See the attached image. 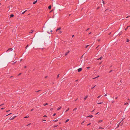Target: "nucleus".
Returning <instances> with one entry per match:
<instances>
[{
	"mask_svg": "<svg viewBox=\"0 0 130 130\" xmlns=\"http://www.w3.org/2000/svg\"><path fill=\"white\" fill-rule=\"evenodd\" d=\"M82 70V68H80L79 69H78V72H80Z\"/></svg>",
	"mask_w": 130,
	"mask_h": 130,
	"instance_id": "obj_1",
	"label": "nucleus"
},
{
	"mask_svg": "<svg viewBox=\"0 0 130 130\" xmlns=\"http://www.w3.org/2000/svg\"><path fill=\"white\" fill-rule=\"evenodd\" d=\"M13 49L12 48H9L7 51H11Z\"/></svg>",
	"mask_w": 130,
	"mask_h": 130,
	"instance_id": "obj_2",
	"label": "nucleus"
},
{
	"mask_svg": "<svg viewBox=\"0 0 130 130\" xmlns=\"http://www.w3.org/2000/svg\"><path fill=\"white\" fill-rule=\"evenodd\" d=\"M123 120H123H122V121H121V122H120V123H119L118 124V126H117V127L116 128H118V127H119V125L120 124V123H121V122Z\"/></svg>",
	"mask_w": 130,
	"mask_h": 130,
	"instance_id": "obj_3",
	"label": "nucleus"
},
{
	"mask_svg": "<svg viewBox=\"0 0 130 130\" xmlns=\"http://www.w3.org/2000/svg\"><path fill=\"white\" fill-rule=\"evenodd\" d=\"M14 118V117H10V119L11 120H12Z\"/></svg>",
	"mask_w": 130,
	"mask_h": 130,
	"instance_id": "obj_4",
	"label": "nucleus"
},
{
	"mask_svg": "<svg viewBox=\"0 0 130 130\" xmlns=\"http://www.w3.org/2000/svg\"><path fill=\"white\" fill-rule=\"evenodd\" d=\"M37 1L36 0L35 1V2H34L33 3V4H36L37 2Z\"/></svg>",
	"mask_w": 130,
	"mask_h": 130,
	"instance_id": "obj_5",
	"label": "nucleus"
},
{
	"mask_svg": "<svg viewBox=\"0 0 130 130\" xmlns=\"http://www.w3.org/2000/svg\"><path fill=\"white\" fill-rule=\"evenodd\" d=\"M61 29V28H60V27H59V28H58V29H57L56 30V31H58V30H59L60 29Z\"/></svg>",
	"mask_w": 130,
	"mask_h": 130,
	"instance_id": "obj_6",
	"label": "nucleus"
},
{
	"mask_svg": "<svg viewBox=\"0 0 130 130\" xmlns=\"http://www.w3.org/2000/svg\"><path fill=\"white\" fill-rule=\"evenodd\" d=\"M61 108V107H58L57 108V110H58L60 109Z\"/></svg>",
	"mask_w": 130,
	"mask_h": 130,
	"instance_id": "obj_7",
	"label": "nucleus"
},
{
	"mask_svg": "<svg viewBox=\"0 0 130 130\" xmlns=\"http://www.w3.org/2000/svg\"><path fill=\"white\" fill-rule=\"evenodd\" d=\"M88 96H86L84 98V99L85 100L87 98Z\"/></svg>",
	"mask_w": 130,
	"mask_h": 130,
	"instance_id": "obj_8",
	"label": "nucleus"
},
{
	"mask_svg": "<svg viewBox=\"0 0 130 130\" xmlns=\"http://www.w3.org/2000/svg\"><path fill=\"white\" fill-rule=\"evenodd\" d=\"M69 52V51H68L67 52V53H66V54H65V55L66 56L67 54H68Z\"/></svg>",
	"mask_w": 130,
	"mask_h": 130,
	"instance_id": "obj_9",
	"label": "nucleus"
},
{
	"mask_svg": "<svg viewBox=\"0 0 130 130\" xmlns=\"http://www.w3.org/2000/svg\"><path fill=\"white\" fill-rule=\"evenodd\" d=\"M102 58H103V57H100V58H99L97 59L99 60V59L101 60Z\"/></svg>",
	"mask_w": 130,
	"mask_h": 130,
	"instance_id": "obj_10",
	"label": "nucleus"
},
{
	"mask_svg": "<svg viewBox=\"0 0 130 130\" xmlns=\"http://www.w3.org/2000/svg\"><path fill=\"white\" fill-rule=\"evenodd\" d=\"M102 121H103L102 120H99V123H101L102 122Z\"/></svg>",
	"mask_w": 130,
	"mask_h": 130,
	"instance_id": "obj_11",
	"label": "nucleus"
},
{
	"mask_svg": "<svg viewBox=\"0 0 130 130\" xmlns=\"http://www.w3.org/2000/svg\"><path fill=\"white\" fill-rule=\"evenodd\" d=\"M51 5L49 6L48 7V8L50 9H51Z\"/></svg>",
	"mask_w": 130,
	"mask_h": 130,
	"instance_id": "obj_12",
	"label": "nucleus"
},
{
	"mask_svg": "<svg viewBox=\"0 0 130 130\" xmlns=\"http://www.w3.org/2000/svg\"><path fill=\"white\" fill-rule=\"evenodd\" d=\"M13 16H14V15L13 14H11V15H10V18L12 17H13Z\"/></svg>",
	"mask_w": 130,
	"mask_h": 130,
	"instance_id": "obj_13",
	"label": "nucleus"
},
{
	"mask_svg": "<svg viewBox=\"0 0 130 130\" xmlns=\"http://www.w3.org/2000/svg\"><path fill=\"white\" fill-rule=\"evenodd\" d=\"M62 32V31L61 30H60L59 31V33L61 34Z\"/></svg>",
	"mask_w": 130,
	"mask_h": 130,
	"instance_id": "obj_14",
	"label": "nucleus"
},
{
	"mask_svg": "<svg viewBox=\"0 0 130 130\" xmlns=\"http://www.w3.org/2000/svg\"><path fill=\"white\" fill-rule=\"evenodd\" d=\"M69 119H67L66 121L65 122V123H66L67 122H68V121H69Z\"/></svg>",
	"mask_w": 130,
	"mask_h": 130,
	"instance_id": "obj_15",
	"label": "nucleus"
},
{
	"mask_svg": "<svg viewBox=\"0 0 130 130\" xmlns=\"http://www.w3.org/2000/svg\"><path fill=\"white\" fill-rule=\"evenodd\" d=\"M104 128H102V127H100L99 129H104Z\"/></svg>",
	"mask_w": 130,
	"mask_h": 130,
	"instance_id": "obj_16",
	"label": "nucleus"
},
{
	"mask_svg": "<svg viewBox=\"0 0 130 130\" xmlns=\"http://www.w3.org/2000/svg\"><path fill=\"white\" fill-rule=\"evenodd\" d=\"M26 11H27V10H25V11H24V12H22V14H24Z\"/></svg>",
	"mask_w": 130,
	"mask_h": 130,
	"instance_id": "obj_17",
	"label": "nucleus"
},
{
	"mask_svg": "<svg viewBox=\"0 0 130 130\" xmlns=\"http://www.w3.org/2000/svg\"><path fill=\"white\" fill-rule=\"evenodd\" d=\"M103 103V102H100V103H97L98 104H102Z\"/></svg>",
	"mask_w": 130,
	"mask_h": 130,
	"instance_id": "obj_18",
	"label": "nucleus"
},
{
	"mask_svg": "<svg viewBox=\"0 0 130 130\" xmlns=\"http://www.w3.org/2000/svg\"><path fill=\"white\" fill-rule=\"evenodd\" d=\"M48 103H46V104H43V105H44V106H45V105H48Z\"/></svg>",
	"mask_w": 130,
	"mask_h": 130,
	"instance_id": "obj_19",
	"label": "nucleus"
},
{
	"mask_svg": "<svg viewBox=\"0 0 130 130\" xmlns=\"http://www.w3.org/2000/svg\"><path fill=\"white\" fill-rule=\"evenodd\" d=\"M128 27H128V26H127V27H126V28L125 29V30H127V29L128 28Z\"/></svg>",
	"mask_w": 130,
	"mask_h": 130,
	"instance_id": "obj_20",
	"label": "nucleus"
},
{
	"mask_svg": "<svg viewBox=\"0 0 130 130\" xmlns=\"http://www.w3.org/2000/svg\"><path fill=\"white\" fill-rule=\"evenodd\" d=\"M58 119H57L56 120H54L53 121H55V122H56L57 121H58Z\"/></svg>",
	"mask_w": 130,
	"mask_h": 130,
	"instance_id": "obj_21",
	"label": "nucleus"
},
{
	"mask_svg": "<svg viewBox=\"0 0 130 130\" xmlns=\"http://www.w3.org/2000/svg\"><path fill=\"white\" fill-rule=\"evenodd\" d=\"M77 109V108H75L73 109V110H74V111L75 110H76Z\"/></svg>",
	"mask_w": 130,
	"mask_h": 130,
	"instance_id": "obj_22",
	"label": "nucleus"
},
{
	"mask_svg": "<svg viewBox=\"0 0 130 130\" xmlns=\"http://www.w3.org/2000/svg\"><path fill=\"white\" fill-rule=\"evenodd\" d=\"M128 104V103H125L124 104V105H126Z\"/></svg>",
	"mask_w": 130,
	"mask_h": 130,
	"instance_id": "obj_23",
	"label": "nucleus"
},
{
	"mask_svg": "<svg viewBox=\"0 0 130 130\" xmlns=\"http://www.w3.org/2000/svg\"><path fill=\"white\" fill-rule=\"evenodd\" d=\"M99 77V75H98L97 77H94V78H97L98 77Z\"/></svg>",
	"mask_w": 130,
	"mask_h": 130,
	"instance_id": "obj_24",
	"label": "nucleus"
},
{
	"mask_svg": "<svg viewBox=\"0 0 130 130\" xmlns=\"http://www.w3.org/2000/svg\"><path fill=\"white\" fill-rule=\"evenodd\" d=\"M129 41V40L128 39H127V42H128Z\"/></svg>",
	"mask_w": 130,
	"mask_h": 130,
	"instance_id": "obj_25",
	"label": "nucleus"
},
{
	"mask_svg": "<svg viewBox=\"0 0 130 130\" xmlns=\"http://www.w3.org/2000/svg\"><path fill=\"white\" fill-rule=\"evenodd\" d=\"M69 109V108H68L65 111L66 112H67V111Z\"/></svg>",
	"mask_w": 130,
	"mask_h": 130,
	"instance_id": "obj_26",
	"label": "nucleus"
},
{
	"mask_svg": "<svg viewBox=\"0 0 130 130\" xmlns=\"http://www.w3.org/2000/svg\"><path fill=\"white\" fill-rule=\"evenodd\" d=\"M92 117H93V116L92 115H90V118H91Z\"/></svg>",
	"mask_w": 130,
	"mask_h": 130,
	"instance_id": "obj_27",
	"label": "nucleus"
},
{
	"mask_svg": "<svg viewBox=\"0 0 130 130\" xmlns=\"http://www.w3.org/2000/svg\"><path fill=\"white\" fill-rule=\"evenodd\" d=\"M29 117V116H28V117H27V116H25L24 117L25 118H28Z\"/></svg>",
	"mask_w": 130,
	"mask_h": 130,
	"instance_id": "obj_28",
	"label": "nucleus"
},
{
	"mask_svg": "<svg viewBox=\"0 0 130 130\" xmlns=\"http://www.w3.org/2000/svg\"><path fill=\"white\" fill-rule=\"evenodd\" d=\"M130 17V15H128V16L126 17V18H128V17Z\"/></svg>",
	"mask_w": 130,
	"mask_h": 130,
	"instance_id": "obj_29",
	"label": "nucleus"
},
{
	"mask_svg": "<svg viewBox=\"0 0 130 130\" xmlns=\"http://www.w3.org/2000/svg\"><path fill=\"white\" fill-rule=\"evenodd\" d=\"M33 32V31L32 30H31L30 32V33H32Z\"/></svg>",
	"mask_w": 130,
	"mask_h": 130,
	"instance_id": "obj_30",
	"label": "nucleus"
},
{
	"mask_svg": "<svg viewBox=\"0 0 130 130\" xmlns=\"http://www.w3.org/2000/svg\"><path fill=\"white\" fill-rule=\"evenodd\" d=\"M112 70H111L110 71H109V73H110L111 72H112Z\"/></svg>",
	"mask_w": 130,
	"mask_h": 130,
	"instance_id": "obj_31",
	"label": "nucleus"
},
{
	"mask_svg": "<svg viewBox=\"0 0 130 130\" xmlns=\"http://www.w3.org/2000/svg\"><path fill=\"white\" fill-rule=\"evenodd\" d=\"M53 110V108H52L50 109V110L52 111Z\"/></svg>",
	"mask_w": 130,
	"mask_h": 130,
	"instance_id": "obj_32",
	"label": "nucleus"
},
{
	"mask_svg": "<svg viewBox=\"0 0 130 130\" xmlns=\"http://www.w3.org/2000/svg\"><path fill=\"white\" fill-rule=\"evenodd\" d=\"M89 46V45H87L86 46V48H87V47H88V46Z\"/></svg>",
	"mask_w": 130,
	"mask_h": 130,
	"instance_id": "obj_33",
	"label": "nucleus"
},
{
	"mask_svg": "<svg viewBox=\"0 0 130 130\" xmlns=\"http://www.w3.org/2000/svg\"><path fill=\"white\" fill-rule=\"evenodd\" d=\"M56 115V113H54V114H53V116H55Z\"/></svg>",
	"mask_w": 130,
	"mask_h": 130,
	"instance_id": "obj_34",
	"label": "nucleus"
},
{
	"mask_svg": "<svg viewBox=\"0 0 130 130\" xmlns=\"http://www.w3.org/2000/svg\"><path fill=\"white\" fill-rule=\"evenodd\" d=\"M102 1H103V4H104V1H103V0H102Z\"/></svg>",
	"mask_w": 130,
	"mask_h": 130,
	"instance_id": "obj_35",
	"label": "nucleus"
},
{
	"mask_svg": "<svg viewBox=\"0 0 130 130\" xmlns=\"http://www.w3.org/2000/svg\"><path fill=\"white\" fill-rule=\"evenodd\" d=\"M58 126V125H56L55 126H54V127H57Z\"/></svg>",
	"mask_w": 130,
	"mask_h": 130,
	"instance_id": "obj_36",
	"label": "nucleus"
},
{
	"mask_svg": "<svg viewBox=\"0 0 130 130\" xmlns=\"http://www.w3.org/2000/svg\"><path fill=\"white\" fill-rule=\"evenodd\" d=\"M99 113V112H98L97 113H96L95 115H97V114H98Z\"/></svg>",
	"mask_w": 130,
	"mask_h": 130,
	"instance_id": "obj_37",
	"label": "nucleus"
},
{
	"mask_svg": "<svg viewBox=\"0 0 130 130\" xmlns=\"http://www.w3.org/2000/svg\"><path fill=\"white\" fill-rule=\"evenodd\" d=\"M94 86L93 87H92V89H93V88H94L95 86Z\"/></svg>",
	"mask_w": 130,
	"mask_h": 130,
	"instance_id": "obj_38",
	"label": "nucleus"
},
{
	"mask_svg": "<svg viewBox=\"0 0 130 130\" xmlns=\"http://www.w3.org/2000/svg\"><path fill=\"white\" fill-rule=\"evenodd\" d=\"M47 116H46V115H44V116H43V117H46Z\"/></svg>",
	"mask_w": 130,
	"mask_h": 130,
	"instance_id": "obj_39",
	"label": "nucleus"
},
{
	"mask_svg": "<svg viewBox=\"0 0 130 130\" xmlns=\"http://www.w3.org/2000/svg\"><path fill=\"white\" fill-rule=\"evenodd\" d=\"M101 96V95H100V96H98V98H100V97Z\"/></svg>",
	"mask_w": 130,
	"mask_h": 130,
	"instance_id": "obj_40",
	"label": "nucleus"
},
{
	"mask_svg": "<svg viewBox=\"0 0 130 130\" xmlns=\"http://www.w3.org/2000/svg\"><path fill=\"white\" fill-rule=\"evenodd\" d=\"M59 74H58V76H57V78H58L59 77Z\"/></svg>",
	"mask_w": 130,
	"mask_h": 130,
	"instance_id": "obj_41",
	"label": "nucleus"
},
{
	"mask_svg": "<svg viewBox=\"0 0 130 130\" xmlns=\"http://www.w3.org/2000/svg\"><path fill=\"white\" fill-rule=\"evenodd\" d=\"M84 121H83L81 124H82L83 123H84Z\"/></svg>",
	"mask_w": 130,
	"mask_h": 130,
	"instance_id": "obj_42",
	"label": "nucleus"
},
{
	"mask_svg": "<svg viewBox=\"0 0 130 130\" xmlns=\"http://www.w3.org/2000/svg\"><path fill=\"white\" fill-rule=\"evenodd\" d=\"M99 8V7H98L97 8V9H98Z\"/></svg>",
	"mask_w": 130,
	"mask_h": 130,
	"instance_id": "obj_43",
	"label": "nucleus"
},
{
	"mask_svg": "<svg viewBox=\"0 0 130 130\" xmlns=\"http://www.w3.org/2000/svg\"><path fill=\"white\" fill-rule=\"evenodd\" d=\"M4 108H1V109H4Z\"/></svg>",
	"mask_w": 130,
	"mask_h": 130,
	"instance_id": "obj_44",
	"label": "nucleus"
},
{
	"mask_svg": "<svg viewBox=\"0 0 130 130\" xmlns=\"http://www.w3.org/2000/svg\"><path fill=\"white\" fill-rule=\"evenodd\" d=\"M94 110H93L92 111H91V112H93V111H94Z\"/></svg>",
	"mask_w": 130,
	"mask_h": 130,
	"instance_id": "obj_45",
	"label": "nucleus"
},
{
	"mask_svg": "<svg viewBox=\"0 0 130 130\" xmlns=\"http://www.w3.org/2000/svg\"><path fill=\"white\" fill-rule=\"evenodd\" d=\"M86 55V53H85L84 54V55Z\"/></svg>",
	"mask_w": 130,
	"mask_h": 130,
	"instance_id": "obj_46",
	"label": "nucleus"
},
{
	"mask_svg": "<svg viewBox=\"0 0 130 130\" xmlns=\"http://www.w3.org/2000/svg\"><path fill=\"white\" fill-rule=\"evenodd\" d=\"M28 45H27L26 46V48L27 47H28Z\"/></svg>",
	"mask_w": 130,
	"mask_h": 130,
	"instance_id": "obj_47",
	"label": "nucleus"
},
{
	"mask_svg": "<svg viewBox=\"0 0 130 130\" xmlns=\"http://www.w3.org/2000/svg\"><path fill=\"white\" fill-rule=\"evenodd\" d=\"M107 95L106 94H105L104 95V96H106Z\"/></svg>",
	"mask_w": 130,
	"mask_h": 130,
	"instance_id": "obj_48",
	"label": "nucleus"
},
{
	"mask_svg": "<svg viewBox=\"0 0 130 130\" xmlns=\"http://www.w3.org/2000/svg\"><path fill=\"white\" fill-rule=\"evenodd\" d=\"M33 110V109H31V111H32V110Z\"/></svg>",
	"mask_w": 130,
	"mask_h": 130,
	"instance_id": "obj_49",
	"label": "nucleus"
},
{
	"mask_svg": "<svg viewBox=\"0 0 130 130\" xmlns=\"http://www.w3.org/2000/svg\"><path fill=\"white\" fill-rule=\"evenodd\" d=\"M114 102V101H112V103H113Z\"/></svg>",
	"mask_w": 130,
	"mask_h": 130,
	"instance_id": "obj_50",
	"label": "nucleus"
},
{
	"mask_svg": "<svg viewBox=\"0 0 130 130\" xmlns=\"http://www.w3.org/2000/svg\"><path fill=\"white\" fill-rule=\"evenodd\" d=\"M42 120L43 121H45L46 120Z\"/></svg>",
	"mask_w": 130,
	"mask_h": 130,
	"instance_id": "obj_51",
	"label": "nucleus"
},
{
	"mask_svg": "<svg viewBox=\"0 0 130 130\" xmlns=\"http://www.w3.org/2000/svg\"><path fill=\"white\" fill-rule=\"evenodd\" d=\"M22 59H21L20 61H22Z\"/></svg>",
	"mask_w": 130,
	"mask_h": 130,
	"instance_id": "obj_52",
	"label": "nucleus"
},
{
	"mask_svg": "<svg viewBox=\"0 0 130 130\" xmlns=\"http://www.w3.org/2000/svg\"><path fill=\"white\" fill-rule=\"evenodd\" d=\"M87 68H89V67H88Z\"/></svg>",
	"mask_w": 130,
	"mask_h": 130,
	"instance_id": "obj_53",
	"label": "nucleus"
},
{
	"mask_svg": "<svg viewBox=\"0 0 130 130\" xmlns=\"http://www.w3.org/2000/svg\"><path fill=\"white\" fill-rule=\"evenodd\" d=\"M21 74V73H20V74H19V75H20Z\"/></svg>",
	"mask_w": 130,
	"mask_h": 130,
	"instance_id": "obj_54",
	"label": "nucleus"
},
{
	"mask_svg": "<svg viewBox=\"0 0 130 130\" xmlns=\"http://www.w3.org/2000/svg\"><path fill=\"white\" fill-rule=\"evenodd\" d=\"M30 123L29 124H28V125H27V126H28V125H30Z\"/></svg>",
	"mask_w": 130,
	"mask_h": 130,
	"instance_id": "obj_55",
	"label": "nucleus"
},
{
	"mask_svg": "<svg viewBox=\"0 0 130 130\" xmlns=\"http://www.w3.org/2000/svg\"><path fill=\"white\" fill-rule=\"evenodd\" d=\"M16 116H15L14 117H14V118H15V117H16Z\"/></svg>",
	"mask_w": 130,
	"mask_h": 130,
	"instance_id": "obj_56",
	"label": "nucleus"
},
{
	"mask_svg": "<svg viewBox=\"0 0 130 130\" xmlns=\"http://www.w3.org/2000/svg\"><path fill=\"white\" fill-rule=\"evenodd\" d=\"M111 34V32L109 33V35H110Z\"/></svg>",
	"mask_w": 130,
	"mask_h": 130,
	"instance_id": "obj_57",
	"label": "nucleus"
},
{
	"mask_svg": "<svg viewBox=\"0 0 130 130\" xmlns=\"http://www.w3.org/2000/svg\"><path fill=\"white\" fill-rule=\"evenodd\" d=\"M9 110L7 111H6L7 112H8Z\"/></svg>",
	"mask_w": 130,
	"mask_h": 130,
	"instance_id": "obj_58",
	"label": "nucleus"
},
{
	"mask_svg": "<svg viewBox=\"0 0 130 130\" xmlns=\"http://www.w3.org/2000/svg\"><path fill=\"white\" fill-rule=\"evenodd\" d=\"M128 100H129V99H128Z\"/></svg>",
	"mask_w": 130,
	"mask_h": 130,
	"instance_id": "obj_59",
	"label": "nucleus"
},
{
	"mask_svg": "<svg viewBox=\"0 0 130 130\" xmlns=\"http://www.w3.org/2000/svg\"><path fill=\"white\" fill-rule=\"evenodd\" d=\"M122 124H123V123H122V124L121 125H120L122 126Z\"/></svg>",
	"mask_w": 130,
	"mask_h": 130,
	"instance_id": "obj_60",
	"label": "nucleus"
},
{
	"mask_svg": "<svg viewBox=\"0 0 130 130\" xmlns=\"http://www.w3.org/2000/svg\"><path fill=\"white\" fill-rule=\"evenodd\" d=\"M117 97H116L115 99H117Z\"/></svg>",
	"mask_w": 130,
	"mask_h": 130,
	"instance_id": "obj_61",
	"label": "nucleus"
},
{
	"mask_svg": "<svg viewBox=\"0 0 130 130\" xmlns=\"http://www.w3.org/2000/svg\"><path fill=\"white\" fill-rule=\"evenodd\" d=\"M89 29V28H88V29H87V30H88Z\"/></svg>",
	"mask_w": 130,
	"mask_h": 130,
	"instance_id": "obj_62",
	"label": "nucleus"
},
{
	"mask_svg": "<svg viewBox=\"0 0 130 130\" xmlns=\"http://www.w3.org/2000/svg\"><path fill=\"white\" fill-rule=\"evenodd\" d=\"M24 68H26V66H25L24 67Z\"/></svg>",
	"mask_w": 130,
	"mask_h": 130,
	"instance_id": "obj_63",
	"label": "nucleus"
},
{
	"mask_svg": "<svg viewBox=\"0 0 130 130\" xmlns=\"http://www.w3.org/2000/svg\"><path fill=\"white\" fill-rule=\"evenodd\" d=\"M74 36V35H73V36H72V37H73V36Z\"/></svg>",
	"mask_w": 130,
	"mask_h": 130,
	"instance_id": "obj_64",
	"label": "nucleus"
}]
</instances>
